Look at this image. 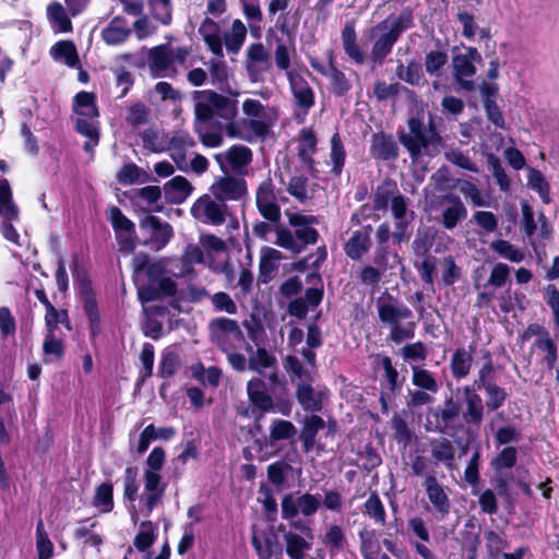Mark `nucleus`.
<instances>
[{
    "label": "nucleus",
    "instance_id": "obj_48",
    "mask_svg": "<svg viewBox=\"0 0 559 559\" xmlns=\"http://www.w3.org/2000/svg\"><path fill=\"white\" fill-rule=\"evenodd\" d=\"M298 156L299 158H309L317 152L318 139L314 131L310 128H304L298 134Z\"/></svg>",
    "mask_w": 559,
    "mask_h": 559
},
{
    "label": "nucleus",
    "instance_id": "obj_55",
    "mask_svg": "<svg viewBox=\"0 0 559 559\" xmlns=\"http://www.w3.org/2000/svg\"><path fill=\"white\" fill-rule=\"evenodd\" d=\"M51 309L46 311L45 324L48 332L56 333L58 324H63L68 330H71V321L67 309H57L55 306H50Z\"/></svg>",
    "mask_w": 559,
    "mask_h": 559
},
{
    "label": "nucleus",
    "instance_id": "obj_57",
    "mask_svg": "<svg viewBox=\"0 0 559 559\" xmlns=\"http://www.w3.org/2000/svg\"><path fill=\"white\" fill-rule=\"evenodd\" d=\"M152 16L163 25H169L173 20L171 0H147Z\"/></svg>",
    "mask_w": 559,
    "mask_h": 559
},
{
    "label": "nucleus",
    "instance_id": "obj_17",
    "mask_svg": "<svg viewBox=\"0 0 559 559\" xmlns=\"http://www.w3.org/2000/svg\"><path fill=\"white\" fill-rule=\"evenodd\" d=\"M423 486L436 512L440 514L441 519L445 518L450 513L451 501L435 473L426 475Z\"/></svg>",
    "mask_w": 559,
    "mask_h": 559
},
{
    "label": "nucleus",
    "instance_id": "obj_36",
    "mask_svg": "<svg viewBox=\"0 0 559 559\" xmlns=\"http://www.w3.org/2000/svg\"><path fill=\"white\" fill-rule=\"evenodd\" d=\"M377 309L380 321L390 325H395L402 319H407L412 316L411 309L406 306L399 308L392 304H382L380 300L378 301Z\"/></svg>",
    "mask_w": 559,
    "mask_h": 559
},
{
    "label": "nucleus",
    "instance_id": "obj_31",
    "mask_svg": "<svg viewBox=\"0 0 559 559\" xmlns=\"http://www.w3.org/2000/svg\"><path fill=\"white\" fill-rule=\"evenodd\" d=\"M139 483H138V468L128 466L123 474V499L131 503L129 509L132 521L138 520V512L133 502L138 498Z\"/></svg>",
    "mask_w": 559,
    "mask_h": 559
},
{
    "label": "nucleus",
    "instance_id": "obj_13",
    "mask_svg": "<svg viewBox=\"0 0 559 559\" xmlns=\"http://www.w3.org/2000/svg\"><path fill=\"white\" fill-rule=\"evenodd\" d=\"M167 485L162 483V475L159 471L144 472V490L145 493L141 497L144 502L145 515L148 516L153 510L160 503Z\"/></svg>",
    "mask_w": 559,
    "mask_h": 559
},
{
    "label": "nucleus",
    "instance_id": "obj_62",
    "mask_svg": "<svg viewBox=\"0 0 559 559\" xmlns=\"http://www.w3.org/2000/svg\"><path fill=\"white\" fill-rule=\"evenodd\" d=\"M180 365L179 355L176 352H166L162 355L158 366V376L163 379L173 377Z\"/></svg>",
    "mask_w": 559,
    "mask_h": 559
},
{
    "label": "nucleus",
    "instance_id": "obj_5",
    "mask_svg": "<svg viewBox=\"0 0 559 559\" xmlns=\"http://www.w3.org/2000/svg\"><path fill=\"white\" fill-rule=\"evenodd\" d=\"M283 368L288 373L292 382L298 380L295 397L305 412L317 413L323 408V393L316 391L313 371L305 369L299 358L287 355L283 358Z\"/></svg>",
    "mask_w": 559,
    "mask_h": 559
},
{
    "label": "nucleus",
    "instance_id": "obj_64",
    "mask_svg": "<svg viewBox=\"0 0 559 559\" xmlns=\"http://www.w3.org/2000/svg\"><path fill=\"white\" fill-rule=\"evenodd\" d=\"M150 109L142 102H138L128 107L126 121L132 127H138L146 123Z\"/></svg>",
    "mask_w": 559,
    "mask_h": 559
},
{
    "label": "nucleus",
    "instance_id": "obj_41",
    "mask_svg": "<svg viewBox=\"0 0 559 559\" xmlns=\"http://www.w3.org/2000/svg\"><path fill=\"white\" fill-rule=\"evenodd\" d=\"M247 36V28L240 20H235L229 33L224 35V44L229 52L238 53Z\"/></svg>",
    "mask_w": 559,
    "mask_h": 559
},
{
    "label": "nucleus",
    "instance_id": "obj_2",
    "mask_svg": "<svg viewBox=\"0 0 559 559\" xmlns=\"http://www.w3.org/2000/svg\"><path fill=\"white\" fill-rule=\"evenodd\" d=\"M194 103V123H221L227 127V135H239L236 131L238 100L213 90L192 92Z\"/></svg>",
    "mask_w": 559,
    "mask_h": 559
},
{
    "label": "nucleus",
    "instance_id": "obj_10",
    "mask_svg": "<svg viewBox=\"0 0 559 559\" xmlns=\"http://www.w3.org/2000/svg\"><path fill=\"white\" fill-rule=\"evenodd\" d=\"M462 412V403L457 397L449 395L441 405L430 408L428 415L433 419V431L447 435L454 429V423L459 420Z\"/></svg>",
    "mask_w": 559,
    "mask_h": 559
},
{
    "label": "nucleus",
    "instance_id": "obj_47",
    "mask_svg": "<svg viewBox=\"0 0 559 559\" xmlns=\"http://www.w3.org/2000/svg\"><path fill=\"white\" fill-rule=\"evenodd\" d=\"M448 53L443 50H430L425 56V71L430 76L440 78L441 70L448 63Z\"/></svg>",
    "mask_w": 559,
    "mask_h": 559
},
{
    "label": "nucleus",
    "instance_id": "obj_44",
    "mask_svg": "<svg viewBox=\"0 0 559 559\" xmlns=\"http://www.w3.org/2000/svg\"><path fill=\"white\" fill-rule=\"evenodd\" d=\"M93 504L99 508L103 513L111 512L114 503V486L110 481L102 483L96 487Z\"/></svg>",
    "mask_w": 559,
    "mask_h": 559
},
{
    "label": "nucleus",
    "instance_id": "obj_28",
    "mask_svg": "<svg viewBox=\"0 0 559 559\" xmlns=\"http://www.w3.org/2000/svg\"><path fill=\"white\" fill-rule=\"evenodd\" d=\"M131 35L128 22L123 16H115L108 26L102 32L104 41L108 45L116 46L124 43Z\"/></svg>",
    "mask_w": 559,
    "mask_h": 559
},
{
    "label": "nucleus",
    "instance_id": "obj_14",
    "mask_svg": "<svg viewBox=\"0 0 559 559\" xmlns=\"http://www.w3.org/2000/svg\"><path fill=\"white\" fill-rule=\"evenodd\" d=\"M287 80L296 106L301 108L305 114H308L316 103V96L312 87L297 71H287Z\"/></svg>",
    "mask_w": 559,
    "mask_h": 559
},
{
    "label": "nucleus",
    "instance_id": "obj_56",
    "mask_svg": "<svg viewBox=\"0 0 559 559\" xmlns=\"http://www.w3.org/2000/svg\"><path fill=\"white\" fill-rule=\"evenodd\" d=\"M275 365V356L270 354L264 347H258L255 354L250 356L248 360V368L258 373H262V369L271 368Z\"/></svg>",
    "mask_w": 559,
    "mask_h": 559
},
{
    "label": "nucleus",
    "instance_id": "obj_45",
    "mask_svg": "<svg viewBox=\"0 0 559 559\" xmlns=\"http://www.w3.org/2000/svg\"><path fill=\"white\" fill-rule=\"evenodd\" d=\"M396 75L405 83L417 86L423 79L421 64L415 59L408 60L406 66L400 63L396 67Z\"/></svg>",
    "mask_w": 559,
    "mask_h": 559
},
{
    "label": "nucleus",
    "instance_id": "obj_4",
    "mask_svg": "<svg viewBox=\"0 0 559 559\" xmlns=\"http://www.w3.org/2000/svg\"><path fill=\"white\" fill-rule=\"evenodd\" d=\"M407 126L409 133L401 130L397 132V136L413 162L418 160L423 154L433 157L440 153V148L443 146V139L432 120H430L426 129L423 118L413 116L407 120Z\"/></svg>",
    "mask_w": 559,
    "mask_h": 559
},
{
    "label": "nucleus",
    "instance_id": "obj_33",
    "mask_svg": "<svg viewBox=\"0 0 559 559\" xmlns=\"http://www.w3.org/2000/svg\"><path fill=\"white\" fill-rule=\"evenodd\" d=\"M342 44L345 53L357 64H364L366 55L357 44V35L352 24H346L342 29Z\"/></svg>",
    "mask_w": 559,
    "mask_h": 559
},
{
    "label": "nucleus",
    "instance_id": "obj_35",
    "mask_svg": "<svg viewBox=\"0 0 559 559\" xmlns=\"http://www.w3.org/2000/svg\"><path fill=\"white\" fill-rule=\"evenodd\" d=\"M331 143V151H330V158L332 160V168L330 173L334 177H340L342 175L345 160H346V151L345 146L343 144L341 134L338 131L334 132L330 140Z\"/></svg>",
    "mask_w": 559,
    "mask_h": 559
},
{
    "label": "nucleus",
    "instance_id": "obj_42",
    "mask_svg": "<svg viewBox=\"0 0 559 559\" xmlns=\"http://www.w3.org/2000/svg\"><path fill=\"white\" fill-rule=\"evenodd\" d=\"M412 383L431 394H436L439 390V384L432 372L419 366L412 367Z\"/></svg>",
    "mask_w": 559,
    "mask_h": 559
},
{
    "label": "nucleus",
    "instance_id": "obj_37",
    "mask_svg": "<svg viewBox=\"0 0 559 559\" xmlns=\"http://www.w3.org/2000/svg\"><path fill=\"white\" fill-rule=\"evenodd\" d=\"M19 207L13 201L12 190L7 179H0V216L2 218L17 219Z\"/></svg>",
    "mask_w": 559,
    "mask_h": 559
},
{
    "label": "nucleus",
    "instance_id": "obj_43",
    "mask_svg": "<svg viewBox=\"0 0 559 559\" xmlns=\"http://www.w3.org/2000/svg\"><path fill=\"white\" fill-rule=\"evenodd\" d=\"M527 185L532 190L538 193L544 204H549L551 202L549 182L540 170L534 168L530 169L527 175Z\"/></svg>",
    "mask_w": 559,
    "mask_h": 559
},
{
    "label": "nucleus",
    "instance_id": "obj_46",
    "mask_svg": "<svg viewBox=\"0 0 559 559\" xmlns=\"http://www.w3.org/2000/svg\"><path fill=\"white\" fill-rule=\"evenodd\" d=\"M364 512L373 520L374 523L384 525L386 512L382 500L377 491H372L364 503Z\"/></svg>",
    "mask_w": 559,
    "mask_h": 559
},
{
    "label": "nucleus",
    "instance_id": "obj_7",
    "mask_svg": "<svg viewBox=\"0 0 559 559\" xmlns=\"http://www.w3.org/2000/svg\"><path fill=\"white\" fill-rule=\"evenodd\" d=\"M72 274L79 286L83 311L88 321L91 337L95 338L100 333V311L96 299V293L87 271L79 266L78 261L73 262Z\"/></svg>",
    "mask_w": 559,
    "mask_h": 559
},
{
    "label": "nucleus",
    "instance_id": "obj_29",
    "mask_svg": "<svg viewBox=\"0 0 559 559\" xmlns=\"http://www.w3.org/2000/svg\"><path fill=\"white\" fill-rule=\"evenodd\" d=\"M324 427V419L317 414L312 413L309 417L305 419L304 426L299 435L304 452L308 453L313 449L316 444V437L318 432L322 430Z\"/></svg>",
    "mask_w": 559,
    "mask_h": 559
},
{
    "label": "nucleus",
    "instance_id": "obj_52",
    "mask_svg": "<svg viewBox=\"0 0 559 559\" xmlns=\"http://www.w3.org/2000/svg\"><path fill=\"white\" fill-rule=\"evenodd\" d=\"M141 140L144 148L154 153L167 151V136L160 135L158 131L148 128L141 133Z\"/></svg>",
    "mask_w": 559,
    "mask_h": 559
},
{
    "label": "nucleus",
    "instance_id": "obj_3",
    "mask_svg": "<svg viewBox=\"0 0 559 559\" xmlns=\"http://www.w3.org/2000/svg\"><path fill=\"white\" fill-rule=\"evenodd\" d=\"M412 27L414 14L411 8H404L399 15L390 14L372 26L369 31V38L372 40L369 59L372 66H382L402 34Z\"/></svg>",
    "mask_w": 559,
    "mask_h": 559
},
{
    "label": "nucleus",
    "instance_id": "obj_60",
    "mask_svg": "<svg viewBox=\"0 0 559 559\" xmlns=\"http://www.w3.org/2000/svg\"><path fill=\"white\" fill-rule=\"evenodd\" d=\"M490 248L500 257L511 261L521 262L524 259V253L516 249L511 242L503 239H498L491 242Z\"/></svg>",
    "mask_w": 559,
    "mask_h": 559
},
{
    "label": "nucleus",
    "instance_id": "obj_23",
    "mask_svg": "<svg viewBox=\"0 0 559 559\" xmlns=\"http://www.w3.org/2000/svg\"><path fill=\"white\" fill-rule=\"evenodd\" d=\"M147 63L154 76H163L173 68L171 48L168 44H160L147 51Z\"/></svg>",
    "mask_w": 559,
    "mask_h": 559
},
{
    "label": "nucleus",
    "instance_id": "obj_49",
    "mask_svg": "<svg viewBox=\"0 0 559 559\" xmlns=\"http://www.w3.org/2000/svg\"><path fill=\"white\" fill-rule=\"evenodd\" d=\"M518 451L512 445L504 447L497 455L491 460V467L498 473L502 469H510L516 464Z\"/></svg>",
    "mask_w": 559,
    "mask_h": 559
},
{
    "label": "nucleus",
    "instance_id": "obj_30",
    "mask_svg": "<svg viewBox=\"0 0 559 559\" xmlns=\"http://www.w3.org/2000/svg\"><path fill=\"white\" fill-rule=\"evenodd\" d=\"M399 188L394 180L386 178L379 183L372 197V207L376 211H386L389 204L397 195Z\"/></svg>",
    "mask_w": 559,
    "mask_h": 559
},
{
    "label": "nucleus",
    "instance_id": "obj_58",
    "mask_svg": "<svg viewBox=\"0 0 559 559\" xmlns=\"http://www.w3.org/2000/svg\"><path fill=\"white\" fill-rule=\"evenodd\" d=\"M380 365L384 370V376L388 382V389L390 393L395 396L400 394L402 390V382L399 380V372L392 364V359L389 356H383L380 359Z\"/></svg>",
    "mask_w": 559,
    "mask_h": 559
},
{
    "label": "nucleus",
    "instance_id": "obj_9",
    "mask_svg": "<svg viewBox=\"0 0 559 559\" xmlns=\"http://www.w3.org/2000/svg\"><path fill=\"white\" fill-rule=\"evenodd\" d=\"M211 342L221 352L236 349L235 342H245V335L238 322L227 317L212 319L207 325Z\"/></svg>",
    "mask_w": 559,
    "mask_h": 559
},
{
    "label": "nucleus",
    "instance_id": "obj_21",
    "mask_svg": "<svg viewBox=\"0 0 559 559\" xmlns=\"http://www.w3.org/2000/svg\"><path fill=\"white\" fill-rule=\"evenodd\" d=\"M443 200L449 203V206L442 211L440 222L445 229L452 230L466 218L467 210L461 198L454 193L445 194Z\"/></svg>",
    "mask_w": 559,
    "mask_h": 559
},
{
    "label": "nucleus",
    "instance_id": "obj_8",
    "mask_svg": "<svg viewBox=\"0 0 559 559\" xmlns=\"http://www.w3.org/2000/svg\"><path fill=\"white\" fill-rule=\"evenodd\" d=\"M487 361L478 370L477 378L473 381L477 391L483 390L486 395L485 406L488 413H493L501 408L507 399L508 393L504 388L497 384L496 371L491 360V355L487 352L484 355Z\"/></svg>",
    "mask_w": 559,
    "mask_h": 559
},
{
    "label": "nucleus",
    "instance_id": "obj_16",
    "mask_svg": "<svg viewBox=\"0 0 559 559\" xmlns=\"http://www.w3.org/2000/svg\"><path fill=\"white\" fill-rule=\"evenodd\" d=\"M462 390L465 400V409L461 412L462 418L467 425L479 427L484 421L485 403L474 383L463 386Z\"/></svg>",
    "mask_w": 559,
    "mask_h": 559
},
{
    "label": "nucleus",
    "instance_id": "obj_63",
    "mask_svg": "<svg viewBox=\"0 0 559 559\" xmlns=\"http://www.w3.org/2000/svg\"><path fill=\"white\" fill-rule=\"evenodd\" d=\"M119 247V251L124 254H131L134 252L136 246L140 243L139 236L136 234L135 225L132 226V230L120 231L115 236Z\"/></svg>",
    "mask_w": 559,
    "mask_h": 559
},
{
    "label": "nucleus",
    "instance_id": "obj_38",
    "mask_svg": "<svg viewBox=\"0 0 559 559\" xmlns=\"http://www.w3.org/2000/svg\"><path fill=\"white\" fill-rule=\"evenodd\" d=\"M297 433L295 425L286 419H274L270 427V436L266 444L273 447L276 442L282 440H289Z\"/></svg>",
    "mask_w": 559,
    "mask_h": 559
},
{
    "label": "nucleus",
    "instance_id": "obj_54",
    "mask_svg": "<svg viewBox=\"0 0 559 559\" xmlns=\"http://www.w3.org/2000/svg\"><path fill=\"white\" fill-rule=\"evenodd\" d=\"M328 76L330 79V91L334 96L344 97L352 90V83L342 70L329 71Z\"/></svg>",
    "mask_w": 559,
    "mask_h": 559
},
{
    "label": "nucleus",
    "instance_id": "obj_22",
    "mask_svg": "<svg viewBox=\"0 0 559 559\" xmlns=\"http://www.w3.org/2000/svg\"><path fill=\"white\" fill-rule=\"evenodd\" d=\"M431 457L435 463H441L447 469L452 471L455 467V445L453 441L445 437L429 439Z\"/></svg>",
    "mask_w": 559,
    "mask_h": 559
},
{
    "label": "nucleus",
    "instance_id": "obj_53",
    "mask_svg": "<svg viewBox=\"0 0 559 559\" xmlns=\"http://www.w3.org/2000/svg\"><path fill=\"white\" fill-rule=\"evenodd\" d=\"M36 549L38 559H50L53 556V544L45 531L43 520L36 524Z\"/></svg>",
    "mask_w": 559,
    "mask_h": 559
},
{
    "label": "nucleus",
    "instance_id": "obj_39",
    "mask_svg": "<svg viewBox=\"0 0 559 559\" xmlns=\"http://www.w3.org/2000/svg\"><path fill=\"white\" fill-rule=\"evenodd\" d=\"M47 17L51 25L58 27V32H72V22L60 2L52 1L47 5Z\"/></svg>",
    "mask_w": 559,
    "mask_h": 559
},
{
    "label": "nucleus",
    "instance_id": "obj_32",
    "mask_svg": "<svg viewBox=\"0 0 559 559\" xmlns=\"http://www.w3.org/2000/svg\"><path fill=\"white\" fill-rule=\"evenodd\" d=\"M73 111L88 119H97L99 110L96 105V95L86 91L79 92L73 98Z\"/></svg>",
    "mask_w": 559,
    "mask_h": 559
},
{
    "label": "nucleus",
    "instance_id": "obj_1",
    "mask_svg": "<svg viewBox=\"0 0 559 559\" xmlns=\"http://www.w3.org/2000/svg\"><path fill=\"white\" fill-rule=\"evenodd\" d=\"M131 265L138 299L142 305L177 294V283L166 276L167 263L164 259L151 260L147 253L138 252L133 255Z\"/></svg>",
    "mask_w": 559,
    "mask_h": 559
},
{
    "label": "nucleus",
    "instance_id": "obj_40",
    "mask_svg": "<svg viewBox=\"0 0 559 559\" xmlns=\"http://www.w3.org/2000/svg\"><path fill=\"white\" fill-rule=\"evenodd\" d=\"M50 53L55 59H63L66 64L71 68L76 67L80 62L76 47L71 40L56 43L51 47Z\"/></svg>",
    "mask_w": 559,
    "mask_h": 559
},
{
    "label": "nucleus",
    "instance_id": "obj_50",
    "mask_svg": "<svg viewBox=\"0 0 559 559\" xmlns=\"http://www.w3.org/2000/svg\"><path fill=\"white\" fill-rule=\"evenodd\" d=\"M286 542V552L290 559H302L305 550L309 548V544L297 533L287 532L284 535Z\"/></svg>",
    "mask_w": 559,
    "mask_h": 559
},
{
    "label": "nucleus",
    "instance_id": "obj_27",
    "mask_svg": "<svg viewBox=\"0 0 559 559\" xmlns=\"http://www.w3.org/2000/svg\"><path fill=\"white\" fill-rule=\"evenodd\" d=\"M200 142L205 147H219L224 142L223 133H227V127L221 123H194Z\"/></svg>",
    "mask_w": 559,
    "mask_h": 559
},
{
    "label": "nucleus",
    "instance_id": "obj_11",
    "mask_svg": "<svg viewBox=\"0 0 559 559\" xmlns=\"http://www.w3.org/2000/svg\"><path fill=\"white\" fill-rule=\"evenodd\" d=\"M142 229L150 228L151 235L142 245L152 248L155 251L164 249L174 237L173 226L168 222H163L158 216L147 215L140 221Z\"/></svg>",
    "mask_w": 559,
    "mask_h": 559
},
{
    "label": "nucleus",
    "instance_id": "obj_51",
    "mask_svg": "<svg viewBox=\"0 0 559 559\" xmlns=\"http://www.w3.org/2000/svg\"><path fill=\"white\" fill-rule=\"evenodd\" d=\"M289 471H292V466L285 461L273 462L266 467L267 479L277 489H282Z\"/></svg>",
    "mask_w": 559,
    "mask_h": 559
},
{
    "label": "nucleus",
    "instance_id": "obj_24",
    "mask_svg": "<svg viewBox=\"0 0 559 559\" xmlns=\"http://www.w3.org/2000/svg\"><path fill=\"white\" fill-rule=\"evenodd\" d=\"M193 187L183 176H175L164 185L166 203L179 205L192 193Z\"/></svg>",
    "mask_w": 559,
    "mask_h": 559
},
{
    "label": "nucleus",
    "instance_id": "obj_19",
    "mask_svg": "<svg viewBox=\"0 0 559 559\" xmlns=\"http://www.w3.org/2000/svg\"><path fill=\"white\" fill-rule=\"evenodd\" d=\"M372 230L370 224L365 225L361 229L355 230L345 242L344 252L350 260L359 261L369 251Z\"/></svg>",
    "mask_w": 559,
    "mask_h": 559
},
{
    "label": "nucleus",
    "instance_id": "obj_26",
    "mask_svg": "<svg viewBox=\"0 0 559 559\" xmlns=\"http://www.w3.org/2000/svg\"><path fill=\"white\" fill-rule=\"evenodd\" d=\"M469 350H466L465 347H457L450 361V369L452 377L455 379H463L465 378L472 368L473 364V353L475 352V344L472 343L468 346Z\"/></svg>",
    "mask_w": 559,
    "mask_h": 559
},
{
    "label": "nucleus",
    "instance_id": "obj_25",
    "mask_svg": "<svg viewBox=\"0 0 559 559\" xmlns=\"http://www.w3.org/2000/svg\"><path fill=\"white\" fill-rule=\"evenodd\" d=\"M200 207H202L203 214L212 225L219 226L225 223L227 205L224 202L218 204L213 201L210 195L204 194L192 205L191 213L195 216V210Z\"/></svg>",
    "mask_w": 559,
    "mask_h": 559
},
{
    "label": "nucleus",
    "instance_id": "obj_15",
    "mask_svg": "<svg viewBox=\"0 0 559 559\" xmlns=\"http://www.w3.org/2000/svg\"><path fill=\"white\" fill-rule=\"evenodd\" d=\"M369 152L372 158L382 162L396 160L400 155V148L393 135L384 131L372 133Z\"/></svg>",
    "mask_w": 559,
    "mask_h": 559
},
{
    "label": "nucleus",
    "instance_id": "obj_20",
    "mask_svg": "<svg viewBox=\"0 0 559 559\" xmlns=\"http://www.w3.org/2000/svg\"><path fill=\"white\" fill-rule=\"evenodd\" d=\"M236 131L239 135H234L233 139L252 143L255 140H265L271 132V124L261 119H242L240 122L236 121Z\"/></svg>",
    "mask_w": 559,
    "mask_h": 559
},
{
    "label": "nucleus",
    "instance_id": "obj_59",
    "mask_svg": "<svg viewBox=\"0 0 559 559\" xmlns=\"http://www.w3.org/2000/svg\"><path fill=\"white\" fill-rule=\"evenodd\" d=\"M140 527L141 530L134 537L133 545L139 551L143 552L154 544L156 535L151 521H143Z\"/></svg>",
    "mask_w": 559,
    "mask_h": 559
},
{
    "label": "nucleus",
    "instance_id": "obj_6",
    "mask_svg": "<svg viewBox=\"0 0 559 559\" xmlns=\"http://www.w3.org/2000/svg\"><path fill=\"white\" fill-rule=\"evenodd\" d=\"M247 395L249 408L239 414L245 417H252L261 420L267 413H280L289 416L292 402L288 399H274L266 388L265 381L254 377L247 382Z\"/></svg>",
    "mask_w": 559,
    "mask_h": 559
},
{
    "label": "nucleus",
    "instance_id": "obj_18",
    "mask_svg": "<svg viewBox=\"0 0 559 559\" xmlns=\"http://www.w3.org/2000/svg\"><path fill=\"white\" fill-rule=\"evenodd\" d=\"M212 190L214 197L221 202L238 201L247 194V183L242 178L223 176L216 181Z\"/></svg>",
    "mask_w": 559,
    "mask_h": 559
},
{
    "label": "nucleus",
    "instance_id": "obj_34",
    "mask_svg": "<svg viewBox=\"0 0 559 559\" xmlns=\"http://www.w3.org/2000/svg\"><path fill=\"white\" fill-rule=\"evenodd\" d=\"M533 347L544 353L539 365L551 371L558 360V345L551 338L550 334L543 338H536L533 343Z\"/></svg>",
    "mask_w": 559,
    "mask_h": 559
},
{
    "label": "nucleus",
    "instance_id": "obj_61",
    "mask_svg": "<svg viewBox=\"0 0 559 559\" xmlns=\"http://www.w3.org/2000/svg\"><path fill=\"white\" fill-rule=\"evenodd\" d=\"M487 163L491 169L492 176L501 191H508L510 188V179L501 165L499 157L489 153L487 155Z\"/></svg>",
    "mask_w": 559,
    "mask_h": 559
},
{
    "label": "nucleus",
    "instance_id": "obj_12",
    "mask_svg": "<svg viewBox=\"0 0 559 559\" xmlns=\"http://www.w3.org/2000/svg\"><path fill=\"white\" fill-rule=\"evenodd\" d=\"M214 159L219 165L223 173L227 171L229 166L233 171L241 173L252 160V152L245 145H231L226 152L216 153Z\"/></svg>",
    "mask_w": 559,
    "mask_h": 559
}]
</instances>
